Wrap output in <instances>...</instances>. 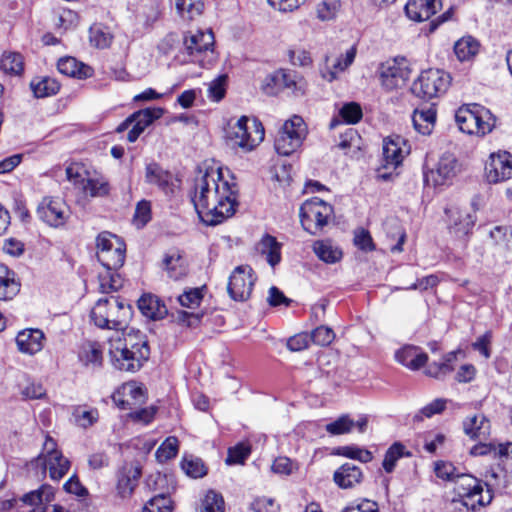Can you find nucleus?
<instances>
[{
  "label": "nucleus",
  "instance_id": "nucleus-1",
  "mask_svg": "<svg viewBox=\"0 0 512 512\" xmlns=\"http://www.w3.org/2000/svg\"><path fill=\"white\" fill-rule=\"evenodd\" d=\"M238 191L235 183L223 178L221 169H211L197 178L191 196L199 218L207 225H217L234 215Z\"/></svg>",
  "mask_w": 512,
  "mask_h": 512
},
{
  "label": "nucleus",
  "instance_id": "nucleus-2",
  "mask_svg": "<svg viewBox=\"0 0 512 512\" xmlns=\"http://www.w3.org/2000/svg\"><path fill=\"white\" fill-rule=\"evenodd\" d=\"M109 355L116 369L136 372L148 360L150 349L143 336L128 334L109 340Z\"/></svg>",
  "mask_w": 512,
  "mask_h": 512
},
{
  "label": "nucleus",
  "instance_id": "nucleus-3",
  "mask_svg": "<svg viewBox=\"0 0 512 512\" xmlns=\"http://www.w3.org/2000/svg\"><path fill=\"white\" fill-rule=\"evenodd\" d=\"M131 317V305L115 296L100 298L90 311L91 321L101 329L122 330Z\"/></svg>",
  "mask_w": 512,
  "mask_h": 512
},
{
  "label": "nucleus",
  "instance_id": "nucleus-4",
  "mask_svg": "<svg viewBox=\"0 0 512 512\" xmlns=\"http://www.w3.org/2000/svg\"><path fill=\"white\" fill-rule=\"evenodd\" d=\"M455 121L462 132L477 136L487 135L496 124V118L490 110L478 104L459 108Z\"/></svg>",
  "mask_w": 512,
  "mask_h": 512
},
{
  "label": "nucleus",
  "instance_id": "nucleus-5",
  "mask_svg": "<svg viewBox=\"0 0 512 512\" xmlns=\"http://www.w3.org/2000/svg\"><path fill=\"white\" fill-rule=\"evenodd\" d=\"M485 486L486 490L482 482L471 475L460 476L455 487L460 500L454 503L463 506L466 511H476L489 505L493 500V493L487 484Z\"/></svg>",
  "mask_w": 512,
  "mask_h": 512
},
{
  "label": "nucleus",
  "instance_id": "nucleus-6",
  "mask_svg": "<svg viewBox=\"0 0 512 512\" xmlns=\"http://www.w3.org/2000/svg\"><path fill=\"white\" fill-rule=\"evenodd\" d=\"M265 131L262 123L255 118L240 117L230 126L227 137L234 146L244 151H251L264 139Z\"/></svg>",
  "mask_w": 512,
  "mask_h": 512
},
{
  "label": "nucleus",
  "instance_id": "nucleus-7",
  "mask_svg": "<svg viewBox=\"0 0 512 512\" xmlns=\"http://www.w3.org/2000/svg\"><path fill=\"white\" fill-rule=\"evenodd\" d=\"M333 212V207L322 199H308L300 207L301 225L311 235H317L328 224Z\"/></svg>",
  "mask_w": 512,
  "mask_h": 512
},
{
  "label": "nucleus",
  "instance_id": "nucleus-8",
  "mask_svg": "<svg viewBox=\"0 0 512 512\" xmlns=\"http://www.w3.org/2000/svg\"><path fill=\"white\" fill-rule=\"evenodd\" d=\"M307 135V126L302 117L294 115L286 120L279 130L274 147L279 155L289 156L297 151Z\"/></svg>",
  "mask_w": 512,
  "mask_h": 512
},
{
  "label": "nucleus",
  "instance_id": "nucleus-9",
  "mask_svg": "<svg viewBox=\"0 0 512 512\" xmlns=\"http://www.w3.org/2000/svg\"><path fill=\"white\" fill-rule=\"evenodd\" d=\"M451 82L448 73L440 69L423 71L412 85V92L419 98L432 99L444 94Z\"/></svg>",
  "mask_w": 512,
  "mask_h": 512
},
{
  "label": "nucleus",
  "instance_id": "nucleus-10",
  "mask_svg": "<svg viewBox=\"0 0 512 512\" xmlns=\"http://www.w3.org/2000/svg\"><path fill=\"white\" fill-rule=\"evenodd\" d=\"M214 35L210 30L195 32L190 31L184 38V47L191 61L205 66L214 59L213 52Z\"/></svg>",
  "mask_w": 512,
  "mask_h": 512
},
{
  "label": "nucleus",
  "instance_id": "nucleus-11",
  "mask_svg": "<svg viewBox=\"0 0 512 512\" xmlns=\"http://www.w3.org/2000/svg\"><path fill=\"white\" fill-rule=\"evenodd\" d=\"M37 465H43L48 470L52 480H60L70 469V461L65 458L61 451L56 449V443L51 437H47L44 443L43 452L36 459Z\"/></svg>",
  "mask_w": 512,
  "mask_h": 512
},
{
  "label": "nucleus",
  "instance_id": "nucleus-12",
  "mask_svg": "<svg viewBox=\"0 0 512 512\" xmlns=\"http://www.w3.org/2000/svg\"><path fill=\"white\" fill-rule=\"evenodd\" d=\"M256 275L249 265L237 266L231 273L227 290L235 301H246L250 298L256 282Z\"/></svg>",
  "mask_w": 512,
  "mask_h": 512
},
{
  "label": "nucleus",
  "instance_id": "nucleus-13",
  "mask_svg": "<svg viewBox=\"0 0 512 512\" xmlns=\"http://www.w3.org/2000/svg\"><path fill=\"white\" fill-rule=\"evenodd\" d=\"M37 216L47 225L59 228L66 224L70 217V209L59 197H44L37 206Z\"/></svg>",
  "mask_w": 512,
  "mask_h": 512
},
{
  "label": "nucleus",
  "instance_id": "nucleus-14",
  "mask_svg": "<svg viewBox=\"0 0 512 512\" xmlns=\"http://www.w3.org/2000/svg\"><path fill=\"white\" fill-rule=\"evenodd\" d=\"M406 142L400 136L387 137L383 140L381 168L378 169V178L389 180L392 173L381 172L382 169L394 171L401 165L405 155L408 153L404 149Z\"/></svg>",
  "mask_w": 512,
  "mask_h": 512
},
{
  "label": "nucleus",
  "instance_id": "nucleus-15",
  "mask_svg": "<svg viewBox=\"0 0 512 512\" xmlns=\"http://www.w3.org/2000/svg\"><path fill=\"white\" fill-rule=\"evenodd\" d=\"M379 79L384 89L391 91L404 86L410 70L396 59L382 63L378 69Z\"/></svg>",
  "mask_w": 512,
  "mask_h": 512
},
{
  "label": "nucleus",
  "instance_id": "nucleus-16",
  "mask_svg": "<svg viewBox=\"0 0 512 512\" xmlns=\"http://www.w3.org/2000/svg\"><path fill=\"white\" fill-rule=\"evenodd\" d=\"M485 176L489 183H499L512 177V155L507 151L492 153L485 166Z\"/></svg>",
  "mask_w": 512,
  "mask_h": 512
},
{
  "label": "nucleus",
  "instance_id": "nucleus-17",
  "mask_svg": "<svg viewBox=\"0 0 512 512\" xmlns=\"http://www.w3.org/2000/svg\"><path fill=\"white\" fill-rule=\"evenodd\" d=\"M458 171V161L452 154H444L439 159L435 169L425 173V181L432 182L434 186L445 185L452 180Z\"/></svg>",
  "mask_w": 512,
  "mask_h": 512
},
{
  "label": "nucleus",
  "instance_id": "nucleus-18",
  "mask_svg": "<svg viewBox=\"0 0 512 512\" xmlns=\"http://www.w3.org/2000/svg\"><path fill=\"white\" fill-rule=\"evenodd\" d=\"M164 113L162 108H146L134 112L131 115L133 124L128 132L127 140L131 143L135 142L138 137L144 132V130L153 123V121L159 119Z\"/></svg>",
  "mask_w": 512,
  "mask_h": 512
},
{
  "label": "nucleus",
  "instance_id": "nucleus-19",
  "mask_svg": "<svg viewBox=\"0 0 512 512\" xmlns=\"http://www.w3.org/2000/svg\"><path fill=\"white\" fill-rule=\"evenodd\" d=\"M441 8V0H409L405 5V13L409 19L422 22L428 20Z\"/></svg>",
  "mask_w": 512,
  "mask_h": 512
},
{
  "label": "nucleus",
  "instance_id": "nucleus-20",
  "mask_svg": "<svg viewBox=\"0 0 512 512\" xmlns=\"http://www.w3.org/2000/svg\"><path fill=\"white\" fill-rule=\"evenodd\" d=\"M395 360L411 371L421 369L428 361V355L420 347L405 345L394 355Z\"/></svg>",
  "mask_w": 512,
  "mask_h": 512
},
{
  "label": "nucleus",
  "instance_id": "nucleus-21",
  "mask_svg": "<svg viewBox=\"0 0 512 512\" xmlns=\"http://www.w3.org/2000/svg\"><path fill=\"white\" fill-rule=\"evenodd\" d=\"M449 218L448 228L457 237L467 235L473 228L476 218L466 210L450 208L445 210Z\"/></svg>",
  "mask_w": 512,
  "mask_h": 512
},
{
  "label": "nucleus",
  "instance_id": "nucleus-22",
  "mask_svg": "<svg viewBox=\"0 0 512 512\" xmlns=\"http://www.w3.org/2000/svg\"><path fill=\"white\" fill-rule=\"evenodd\" d=\"M45 336L39 329H24L16 336V345L23 354L34 355L43 349Z\"/></svg>",
  "mask_w": 512,
  "mask_h": 512
},
{
  "label": "nucleus",
  "instance_id": "nucleus-23",
  "mask_svg": "<svg viewBox=\"0 0 512 512\" xmlns=\"http://www.w3.org/2000/svg\"><path fill=\"white\" fill-rule=\"evenodd\" d=\"M54 499L52 486L43 484L39 489L26 493L21 501L33 508L29 512H47L48 504Z\"/></svg>",
  "mask_w": 512,
  "mask_h": 512
},
{
  "label": "nucleus",
  "instance_id": "nucleus-24",
  "mask_svg": "<svg viewBox=\"0 0 512 512\" xmlns=\"http://www.w3.org/2000/svg\"><path fill=\"white\" fill-rule=\"evenodd\" d=\"M363 472L352 463L341 465L333 475L334 482L342 489L352 488L363 480Z\"/></svg>",
  "mask_w": 512,
  "mask_h": 512
},
{
  "label": "nucleus",
  "instance_id": "nucleus-25",
  "mask_svg": "<svg viewBox=\"0 0 512 512\" xmlns=\"http://www.w3.org/2000/svg\"><path fill=\"white\" fill-rule=\"evenodd\" d=\"M356 48L350 47L345 55H341L339 58L329 63V58L326 57V66L321 70L322 77L331 82L337 78V74L345 71L355 60Z\"/></svg>",
  "mask_w": 512,
  "mask_h": 512
},
{
  "label": "nucleus",
  "instance_id": "nucleus-26",
  "mask_svg": "<svg viewBox=\"0 0 512 512\" xmlns=\"http://www.w3.org/2000/svg\"><path fill=\"white\" fill-rule=\"evenodd\" d=\"M141 470L132 465H126L119 471L117 490L122 498L130 496L138 484Z\"/></svg>",
  "mask_w": 512,
  "mask_h": 512
},
{
  "label": "nucleus",
  "instance_id": "nucleus-27",
  "mask_svg": "<svg viewBox=\"0 0 512 512\" xmlns=\"http://www.w3.org/2000/svg\"><path fill=\"white\" fill-rule=\"evenodd\" d=\"M463 429L471 439H486L490 435V421L483 414L468 416L463 421Z\"/></svg>",
  "mask_w": 512,
  "mask_h": 512
},
{
  "label": "nucleus",
  "instance_id": "nucleus-28",
  "mask_svg": "<svg viewBox=\"0 0 512 512\" xmlns=\"http://www.w3.org/2000/svg\"><path fill=\"white\" fill-rule=\"evenodd\" d=\"M138 308L144 316L153 320L163 319L168 313L166 305L151 294H145L138 300Z\"/></svg>",
  "mask_w": 512,
  "mask_h": 512
},
{
  "label": "nucleus",
  "instance_id": "nucleus-29",
  "mask_svg": "<svg viewBox=\"0 0 512 512\" xmlns=\"http://www.w3.org/2000/svg\"><path fill=\"white\" fill-rule=\"evenodd\" d=\"M58 71L66 76L85 79L92 75V68L74 57H63L57 63Z\"/></svg>",
  "mask_w": 512,
  "mask_h": 512
},
{
  "label": "nucleus",
  "instance_id": "nucleus-30",
  "mask_svg": "<svg viewBox=\"0 0 512 512\" xmlns=\"http://www.w3.org/2000/svg\"><path fill=\"white\" fill-rule=\"evenodd\" d=\"M256 250L266 257L271 267H275L281 261V244L274 236L265 234L257 243Z\"/></svg>",
  "mask_w": 512,
  "mask_h": 512
},
{
  "label": "nucleus",
  "instance_id": "nucleus-31",
  "mask_svg": "<svg viewBox=\"0 0 512 512\" xmlns=\"http://www.w3.org/2000/svg\"><path fill=\"white\" fill-rule=\"evenodd\" d=\"M163 269L167 272L169 278L180 280L188 273L186 260L178 252L166 254L163 258Z\"/></svg>",
  "mask_w": 512,
  "mask_h": 512
},
{
  "label": "nucleus",
  "instance_id": "nucleus-32",
  "mask_svg": "<svg viewBox=\"0 0 512 512\" xmlns=\"http://www.w3.org/2000/svg\"><path fill=\"white\" fill-rule=\"evenodd\" d=\"M171 179V174L164 170L159 164L152 162L146 165L145 181L148 184L155 185L167 193L170 187Z\"/></svg>",
  "mask_w": 512,
  "mask_h": 512
},
{
  "label": "nucleus",
  "instance_id": "nucleus-33",
  "mask_svg": "<svg viewBox=\"0 0 512 512\" xmlns=\"http://www.w3.org/2000/svg\"><path fill=\"white\" fill-rule=\"evenodd\" d=\"M79 361L86 367L96 369L102 364V351L96 342H85L79 347Z\"/></svg>",
  "mask_w": 512,
  "mask_h": 512
},
{
  "label": "nucleus",
  "instance_id": "nucleus-34",
  "mask_svg": "<svg viewBox=\"0 0 512 512\" xmlns=\"http://www.w3.org/2000/svg\"><path fill=\"white\" fill-rule=\"evenodd\" d=\"M125 244L118 243L107 252H99L97 254L98 261L102 264L103 268L110 270H118L125 261Z\"/></svg>",
  "mask_w": 512,
  "mask_h": 512
},
{
  "label": "nucleus",
  "instance_id": "nucleus-35",
  "mask_svg": "<svg viewBox=\"0 0 512 512\" xmlns=\"http://www.w3.org/2000/svg\"><path fill=\"white\" fill-rule=\"evenodd\" d=\"M120 393L124 399L118 400V405L123 409H131L133 405L142 404L145 401L143 388L136 383L124 384L118 394Z\"/></svg>",
  "mask_w": 512,
  "mask_h": 512
},
{
  "label": "nucleus",
  "instance_id": "nucleus-36",
  "mask_svg": "<svg viewBox=\"0 0 512 512\" xmlns=\"http://www.w3.org/2000/svg\"><path fill=\"white\" fill-rule=\"evenodd\" d=\"M479 49L480 43L472 36H464L454 44V53L461 62L473 59Z\"/></svg>",
  "mask_w": 512,
  "mask_h": 512
},
{
  "label": "nucleus",
  "instance_id": "nucleus-37",
  "mask_svg": "<svg viewBox=\"0 0 512 512\" xmlns=\"http://www.w3.org/2000/svg\"><path fill=\"white\" fill-rule=\"evenodd\" d=\"M313 251L320 260L329 264L338 262L343 255L342 251L329 240L316 241L313 244Z\"/></svg>",
  "mask_w": 512,
  "mask_h": 512
},
{
  "label": "nucleus",
  "instance_id": "nucleus-38",
  "mask_svg": "<svg viewBox=\"0 0 512 512\" xmlns=\"http://www.w3.org/2000/svg\"><path fill=\"white\" fill-rule=\"evenodd\" d=\"M14 273L0 268V301L11 300L20 290V284L15 280Z\"/></svg>",
  "mask_w": 512,
  "mask_h": 512
},
{
  "label": "nucleus",
  "instance_id": "nucleus-39",
  "mask_svg": "<svg viewBox=\"0 0 512 512\" xmlns=\"http://www.w3.org/2000/svg\"><path fill=\"white\" fill-rule=\"evenodd\" d=\"M411 453L401 442L393 443L384 455L382 467L387 473L394 471L397 461L403 457H410Z\"/></svg>",
  "mask_w": 512,
  "mask_h": 512
},
{
  "label": "nucleus",
  "instance_id": "nucleus-40",
  "mask_svg": "<svg viewBox=\"0 0 512 512\" xmlns=\"http://www.w3.org/2000/svg\"><path fill=\"white\" fill-rule=\"evenodd\" d=\"M413 125L415 129L423 134H429L436 121V111L433 108L426 110H415L412 117Z\"/></svg>",
  "mask_w": 512,
  "mask_h": 512
},
{
  "label": "nucleus",
  "instance_id": "nucleus-41",
  "mask_svg": "<svg viewBox=\"0 0 512 512\" xmlns=\"http://www.w3.org/2000/svg\"><path fill=\"white\" fill-rule=\"evenodd\" d=\"M0 69L6 74L20 75L24 70L22 55L17 52H4L0 58Z\"/></svg>",
  "mask_w": 512,
  "mask_h": 512
},
{
  "label": "nucleus",
  "instance_id": "nucleus-42",
  "mask_svg": "<svg viewBox=\"0 0 512 512\" xmlns=\"http://www.w3.org/2000/svg\"><path fill=\"white\" fill-rule=\"evenodd\" d=\"M31 90L37 98L48 97L56 94L59 89V83L50 77H44L42 79H34L30 83Z\"/></svg>",
  "mask_w": 512,
  "mask_h": 512
},
{
  "label": "nucleus",
  "instance_id": "nucleus-43",
  "mask_svg": "<svg viewBox=\"0 0 512 512\" xmlns=\"http://www.w3.org/2000/svg\"><path fill=\"white\" fill-rule=\"evenodd\" d=\"M116 271L104 268V271L99 273V289L102 293L107 294L121 287L122 282Z\"/></svg>",
  "mask_w": 512,
  "mask_h": 512
},
{
  "label": "nucleus",
  "instance_id": "nucleus-44",
  "mask_svg": "<svg viewBox=\"0 0 512 512\" xmlns=\"http://www.w3.org/2000/svg\"><path fill=\"white\" fill-rule=\"evenodd\" d=\"M268 81L273 82L280 91L285 88L292 89L296 87V74L291 70L279 69L268 75Z\"/></svg>",
  "mask_w": 512,
  "mask_h": 512
},
{
  "label": "nucleus",
  "instance_id": "nucleus-45",
  "mask_svg": "<svg viewBox=\"0 0 512 512\" xmlns=\"http://www.w3.org/2000/svg\"><path fill=\"white\" fill-rule=\"evenodd\" d=\"M337 454L349 459L358 460L362 463H368L373 458L369 450L354 445L339 447Z\"/></svg>",
  "mask_w": 512,
  "mask_h": 512
},
{
  "label": "nucleus",
  "instance_id": "nucleus-46",
  "mask_svg": "<svg viewBox=\"0 0 512 512\" xmlns=\"http://www.w3.org/2000/svg\"><path fill=\"white\" fill-rule=\"evenodd\" d=\"M203 288H189L177 297L179 304L188 309L197 308L203 300Z\"/></svg>",
  "mask_w": 512,
  "mask_h": 512
},
{
  "label": "nucleus",
  "instance_id": "nucleus-47",
  "mask_svg": "<svg viewBox=\"0 0 512 512\" xmlns=\"http://www.w3.org/2000/svg\"><path fill=\"white\" fill-rule=\"evenodd\" d=\"M251 453L249 443L241 442L228 449L226 463L228 465L243 464Z\"/></svg>",
  "mask_w": 512,
  "mask_h": 512
},
{
  "label": "nucleus",
  "instance_id": "nucleus-48",
  "mask_svg": "<svg viewBox=\"0 0 512 512\" xmlns=\"http://www.w3.org/2000/svg\"><path fill=\"white\" fill-rule=\"evenodd\" d=\"M83 190L92 197H103L109 193V183L102 177L87 178Z\"/></svg>",
  "mask_w": 512,
  "mask_h": 512
},
{
  "label": "nucleus",
  "instance_id": "nucleus-49",
  "mask_svg": "<svg viewBox=\"0 0 512 512\" xmlns=\"http://www.w3.org/2000/svg\"><path fill=\"white\" fill-rule=\"evenodd\" d=\"M151 214V203L147 200L139 201L132 219L133 225L137 229H142L151 220Z\"/></svg>",
  "mask_w": 512,
  "mask_h": 512
},
{
  "label": "nucleus",
  "instance_id": "nucleus-50",
  "mask_svg": "<svg viewBox=\"0 0 512 512\" xmlns=\"http://www.w3.org/2000/svg\"><path fill=\"white\" fill-rule=\"evenodd\" d=\"M179 442L176 437H168L157 449L156 458L159 462H166L178 453Z\"/></svg>",
  "mask_w": 512,
  "mask_h": 512
},
{
  "label": "nucleus",
  "instance_id": "nucleus-51",
  "mask_svg": "<svg viewBox=\"0 0 512 512\" xmlns=\"http://www.w3.org/2000/svg\"><path fill=\"white\" fill-rule=\"evenodd\" d=\"M353 427L354 420L348 414H344L335 421L328 423L325 429L331 435H342L351 432Z\"/></svg>",
  "mask_w": 512,
  "mask_h": 512
},
{
  "label": "nucleus",
  "instance_id": "nucleus-52",
  "mask_svg": "<svg viewBox=\"0 0 512 512\" xmlns=\"http://www.w3.org/2000/svg\"><path fill=\"white\" fill-rule=\"evenodd\" d=\"M338 148L344 151L345 154L351 149L360 148V136L354 128H346L343 133L340 134Z\"/></svg>",
  "mask_w": 512,
  "mask_h": 512
},
{
  "label": "nucleus",
  "instance_id": "nucleus-53",
  "mask_svg": "<svg viewBox=\"0 0 512 512\" xmlns=\"http://www.w3.org/2000/svg\"><path fill=\"white\" fill-rule=\"evenodd\" d=\"M172 508L170 497L165 494H158L145 504L142 512H172Z\"/></svg>",
  "mask_w": 512,
  "mask_h": 512
},
{
  "label": "nucleus",
  "instance_id": "nucleus-54",
  "mask_svg": "<svg viewBox=\"0 0 512 512\" xmlns=\"http://www.w3.org/2000/svg\"><path fill=\"white\" fill-rule=\"evenodd\" d=\"M361 106L356 102L345 103L339 110V116L346 124H355L362 118Z\"/></svg>",
  "mask_w": 512,
  "mask_h": 512
},
{
  "label": "nucleus",
  "instance_id": "nucleus-55",
  "mask_svg": "<svg viewBox=\"0 0 512 512\" xmlns=\"http://www.w3.org/2000/svg\"><path fill=\"white\" fill-rule=\"evenodd\" d=\"M181 466L185 474L192 478H201L207 473V469L200 458H184Z\"/></svg>",
  "mask_w": 512,
  "mask_h": 512
},
{
  "label": "nucleus",
  "instance_id": "nucleus-56",
  "mask_svg": "<svg viewBox=\"0 0 512 512\" xmlns=\"http://www.w3.org/2000/svg\"><path fill=\"white\" fill-rule=\"evenodd\" d=\"M200 512H224V499L221 494L210 490L202 501Z\"/></svg>",
  "mask_w": 512,
  "mask_h": 512
},
{
  "label": "nucleus",
  "instance_id": "nucleus-57",
  "mask_svg": "<svg viewBox=\"0 0 512 512\" xmlns=\"http://www.w3.org/2000/svg\"><path fill=\"white\" fill-rule=\"evenodd\" d=\"M271 468L276 474L288 476L298 471L299 464L288 457L280 456L273 461Z\"/></svg>",
  "mask_w": 512,
  "mask_h": 512
},
{
  "label": "nucleus",
  "instance_id": "nucleus-58",
  "mask_svg": "<svg viewBox=\"0 0 512 512\" xmlns=\"http://www.w3.org/2000/svg\"><path fill=\"white\" fill-rule=\"evenodd\" d=\"M435 474L438 478L446 481H457L460 476H464L465 474H461L457 472V469L452 463L449 462H437L435 464Z\"/></svg>",
  "mask_w": 512,
  "mask_h": 512
},
{
  "label": "nucleus",
  "instance_id": "nucleus-59",
  "mask_svg": "<svg viewBox=\"0 0 512 512\" xmlns=\"http://www.w3.org/2000/svg\"><path fill=\"white\" fill-rule=\"evenodd\" d=\"M311 342L320 346L330 345L335 339L334 331L328 326H319L309 334Z\"/></svg>",
  "mask_w": 512,
  "mask_h": 512
},
{
  "label": "nucleus",
  "instance_id": "nucleus-60",
  "mask_svg": "<svg viewBox=\"0 0 512 512\" xmlns=\"http://www.w3.org/2000/svg\"><path fill=\"white\" fill-rule=\"evenodd\" d=\"M176 9L183 17L185 14L189 19L201 13L202 4L200 0H175Z\"/></svg>",
  "mask_w": 512,
  "mask_h": 512
},
{
  "label": "nucleus",
  "instance_id": "nucleus-61",
  "mask_svg": "<svg viewBox=\"0 0 512 512\" xmlns=\"http://www.w3.org/2000/svg\"><path fill=\"white\" fill-rule=\"evenodd\" d=\"M78 426L88 428L97 422L99 418L97 409L84 410L82 408L75 409L73 413Z\"/></svg>",
  "mask_w": 512,
  "mask_h": 512
},
{
  "label": "nucleus",
  "instance_id": "nucleus-62",
  "mask_svg": "<svg viewBox=\"0 0 512 512\" xmlns=\"http://www.w3.org/2000/svg\"><path fill=\"white\" fill-rule=\"evenodd\" d=\"M289 61L294 66H309L312 63L311 55L308 51L302 48H290L287 52Z\"/></svg>",
  "mask_w": 512,
  "mask_h": 512
},
{
  "label": "nucleus",
  "instance_id": "nucleus-63",
  "mask_svg": "<svg viewBox=\"0 0 512 512\" xmlns=\"http://www.w3.org/2000/svg\"><path fill=\"white\" fill-rule=\"evenodd\" d=\"M251 509L254 512H278L279 505L271 497H257L251 503Z\"/></svg>",
  "mask_w": 512,
  "mask_h": 512
},
{
  "label": "nucleus",
  "instance_id": "nucleus-64",
  "mask_svg": "<svg viewBox=\"0 0 512 512\" xmlns=\"http://www.w3.org/2000/svg\"><path fill=\"white\" fill-rule=\"evenodd\" d=\"M341 512H379V506L375 501L362 499L359 502L351 503Z\"/></svg>",
  "mask_w": 512,
  "mask_h": 512
}]
</instances>
